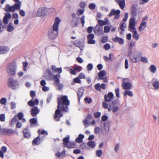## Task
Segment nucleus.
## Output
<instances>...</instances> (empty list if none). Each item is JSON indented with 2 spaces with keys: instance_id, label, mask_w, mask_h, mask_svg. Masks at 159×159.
I'll use <instances>...</instances> for the list:
<instances>
[{
  "instance_id": "ea45409f",
  "label": "nucleus",
  "mask_w": 159,
  "mask_h": 159,
  "mask_svg": "<svg viewBox=\"0 0 159 159\" xmlns=\"http://www.w3.org/2000/svg\"><path fill=\"white\" fill-rule=\"evenodd\" d=\"M105 21H104L101 20H99L98 21V22L100 25H104L107 24V19L106 18H105Z\"/></svg>"
},
{
  "instance_id": "393cba45",
  "label": "nucleus",
  "mask_w": 159,
  "mask_h": 159,
  "mask_svg": "<svg viewBox=\"0 0 159 159\" xmlns=\"http://www.w3.org/2000/svg\"><path fill=\"white\" fill-rule=\"evenodd\" d=\"M131 32L133 33V37L136 40H138L139 38V35L136 29L130 31Z\"/></svg>"
},
{
  "instance_id": "9d476101",
  "label": "nucleus",
  "mask_w": 159,
  "mask_h": 159,
  "mask_svg": "<svg viewBox=\"0 0 159 159\" xmlns=\"http://www.w3.org/2000/svg\"><path fill=\"white\" fill-rule=\"evenodd\" d=\"M140 56L138 52H134L133 57L131 58V61L133 63H135L139 61Z\"/></svg>"
},
{
  "instance_id": "cd10ccee",
  "label": "nucleus",
  "mask_w": 159,
  "mask_h": 159,
  "mask_svg": "<svg viewBox=\"0 0 159 159\" xmlns=\"http://www.w3.org/2000/svg\"><path fill=\"white\" fill-rule=\"evenodd\" d=\"M0 47L2 54L7 52L9 50V48L7 47L3 46H1Z\"/></svg>"
},
{
  "instance_id": "c03bdc74",
  "label": "nucleus",
  "mask_w": 159,
  "mask_h": 159,
  "mask_svg": "<svg viewBox=\"0 0 159 159\" xmlns=\"http://www.w3.org/2000/svg\"><path fill=\"white\" fill-rule=\"evenodd\" d=\"M140 61L145 63H148V58L145 57H142L140 58Z\"/></svg>"
},
{
  "instance_id": "2f4dec72",
  "label": "nucleus",
  "mask_w": 159,
  "mask_h": 159,
  "mask_svg": "<svg viewBox=\"0 0 159 159\" xmlns=\"http://www.w3.org/2000/svg\"><path fill=\"white\" fill-rule=\"evenodd\" d=\"M87 145L92 149L94 148L96 146V144L95 142L93 141L89 142L87 143Z\"/></svg>"
},
{
  "instance_id": "e2e57ef3",
  "label": "nucleus",
  "mask_w": 159,
  "mask_h": 159,
  "mask_svg": "<svg viewBox=\"0 0 159 159\" xmlns=\"http://www.w3.org/2000/svg\"><path fill=\"white\" fill-rule=\"evenodd\" d=\"M110 28L107 26H105L104 27V32L105 33H107L110 30Z\"/></svg>"
},
{
  "instance_id": "37998d69",
  "label": "nucleus",
  "mask_w": 159,
  "mask_h": 159,
  "mask_svg": "<svg viewBox=\"0 0 159 159\" xmlns=\"http://www.w3.org/2000/svg\"><path fill=\"white\" fill-rule=\"evenodd\" d=\"M83 91L84 90L82 88H80L79 89L77 92L79 98L81 97L82 96L83 93Z\"/></svg>"
},
{
  "instance_id": "39448f33",
  "label": "nucleus",
  "mask_w": 159,
  "mask_h": 159,
  "mask_svg": "<svg viewBox=\"0 0 159 159\" xmlns=\"http://www.w3.org/2000/svg\"><path fill=\"white\" fill-rule=\"evenodd\" d=\"M128 79H123L122 80V86L123 89L125 90H130L131 89L132 85L131 83L128 81Z\"/></svg>"
},
{
  "instance_id": "4c0bfd02",
  "label": "nucleus",
  "mask_w": 159,
  "mask_h": 159,
  "mask_svg": "<svg viewBox=\"0 0 159 159\" xmlns=\"http://www.w3.org/2000/svg\"><path fill=\"white\" fill-rule=\"evenodd\" d=\"M69 136H67L66 137L63 139V144L64 147L70 142L69 141Z\"/></svg>"
},
{
  "instance_id": "e433bc0d",
  "label": "nucleus",
  "mask_w": 159,
  "mask_h": 159,
  "mask_svg": "<svg viewBox=\"0 0 159 159\" xmlns=\"http://www.w3.org/2000/svg\"><path fill=\"white\" fill-rule=\"evenodd\" d=\"M23 115L22 112L19 113L18 114V117L20 120H22V122H24L25 121V119L23 118Z\"/></svg>"
},
{
  "instance_id": "c756f323",
  "label": "nucleus",
  "mask_w": 159,
  "mask_h": 159,
  "mask_svg": "<svg viewBox=\"0 0 159 159\" xmlns=\"http://www.w3.org/2000/svg\"><path fill=\"white\" fill-rule=\"evenodd\" d=\"M21 3L20 2H16L13 5L14 7L15 10H19L20 9Z\"/></svg>"
},
{
  "instance_id": "4d7b16f0",
  "label": "nucleus",
  "mask_w": 159,
  "mask_h": 159,
  "mask_svg": "<svg viewBox=\"0 0 159 159\" xmlns=\"http://www.w3.org/2000/svg\"><path fill=\"white\" fill-rule=\"evenodd\" d=\"M95 89L98 91H100L101 90V85L99 83H98L96 84L95 86Z\"/></svg>"
},
{
  "instance_id": "69168bd1",
  "label": "nucleus",
  "mask_w": 159,
  "mask_h": 159,
  "mask_svg": "<svg viewBox=\"0 0 159 159\" xmlns=\"http://www.w3.org/2000/svg\"><path fill=\"white\" fill-rule=\"evenodd\" d=\"M129 67L128 61L127 59H126L125 62V69H127Z\"/></svg>"
},
{
  "instance_id": "6ab92c4d",
  "label": "nucleus",
  "mask_w": 159,
  "mask_h": 159,
  "mask_svg": "<svg viewBox=\"0 0 159 159\" xmlns=\"http://www.w3.org/2000/svg\"><path fill=\"white\" fill-rule=\"evenodd\" d=\"M149 71L152 74H155L157 70L156 66L153 64L151 65L148 68Z\"/></svg>"
},
{
  "instance_id": "bf43d9fd",
  "label": "nucleus",
  "mask_w": 159,
  "mask_h": 159,
  "mask_svg": "<svg viewBox=\"0 0 159 159\" xmlns=\"http://www.w3.org/2000/svg\"><path fill=\"white\" fill-rule=\"evenodd\" d=\"M87 68L88 70H91L93 68V66L91 63L89 64L87 66Z\"/></svg>"
},
{
  "instance_id": "20e7f679",
  "label": "nucleus",
  "mask_w": 159,
  "mask_h": 159,
  "mask_svg": "<svg viewBox=\"0 0 159 159\" xmlns=\"http://www.w3.org/2000/svg\"><path fill=\"white\" fill-rule=\"evenodd\" d=\"M58 30L57 29L53 27L52 29H50L48 33L49 37L52 39L56 38L58 34Z\"/></svg>"
},
{
  "instance_id": "5701e85b",
  "label": "nucleus",
  "mask_w": 159,
  "mask_h": 159,
  "mask_svg": "<svg viewBox=\"0 0 159 159\" xmlns=\"http://www.w3.org/2000/svg\"><path fill=\"white\" fill-rule=\"evenodd\" d=\"M84 136L83 134H80L75 139V141L79 143H81L83 141V139Z\"/></svg>"
},
{
  "instance_id": "a878e982",
  "label": "nucleus",
  "mask_w": 159,
  "mask_h": 159,
  "mask_svg": "<svg viewBox=\"0 0 159 159\" xmlns=\"http://www.w3.org/2000/svg\"><path fill=\"white\" fill-rule=\"evenodd\" d=\"M78 22L77 18L74 17L72 19L70 24L72 27H75L77 25Z\"/></svg>"
},
{
  "instance_id": "f03ea898",
  "label": "nucleus",
  "mask_w": 159,
  "mask_h": 159,
  "mask_svg": "<svg viewBox=\"0 0 159 159\" xmlns=\"http://www.w3.org/2000/svg\"><path fill=\"white\" fill-rule=\"evenodd\" d=\"M16 67L17 65L15 62L9 63L6 69V71L8 75L11 76H14L16 74Z\"/></svg>"
},
{
  "instance_id": "338daca9",
  "label": "nucleus",
  "mask_w": 159,
  "mask_h": 159,
  "mask_svg": "<svg viewBox=\"0 0 159 159\" xmlns=\"http://www.w3.org/2000/svg\"><path fill=\"white\" fill-rule=\"evenodd\" d=\"M128 16V13H125L124 15V18L123 19V21H126L127 20Z\"/></svg>"
},
{
  "instance_id": "0e129e2a",
  "label": "nucleus",
  "mask_w": 159,
  "mask_h": 159,
  "mask_svg": "<svg viewBox=\"0 0 159 159\" xmlns=\"http://www.w3.org/2000/svg\"><path fill=\"white\" fill-rule=\"evenodd\" d=\"M108 40V38L107 36H104L102 38L101 40V42L102 43H106Z\"/></svg>"
},
{
  "instance_id": "1a4fd4ad",
  "label": "nucleus",
  "mask_w": 159,
  "mask_h": 159,
  "mask_svg": "<svg viewBox=\"0 0 159 159\" xmlns=\"http://www.w3.org/2000/svg\"><path fill=\"white\" fill-rule=\"evenodd\" d=\"M120 11L119 10H116L115 9H112L109 14V16H111L113 15H115V19H118L120 17Z\"/></svg>"
},
{
  "instance_id": "7c9ffc66",
  "label": "nucleus",
  "mask_w": 159,
  "mask_h": 159,
  "mask_svg": "<svg viewBox=\"0 0 159 159\" xmlns=\"http://www.w3.org/2000/svg\"><path fill=\"white\" fill-rule=\"evenodd\" d=\"M75 143L74 142H70L68 143L66 146L64 147H66L68 148H74L75 147Z\"/></svg>"
},
{
  "instance_id": "423d86ee",
  "label": "nucleus",
  "mask_w": 159,
  "mask_h": 159,
  "mask_svg": "<svg viewBox=\"0 0 159 159\" xmlns=\"http://www.w3.org/2000/svg\"><path fill=\"white\" fill-rule=\"evenodd\" d=\"M8 86L13 89H15L19 87V84L16 80L11 78L8 80Z\"/></svg>"
},
{
  "instance_id": "09e8293b",
  "label": "nucleus",
  "mask_w": 159,
  "mask_h": 159,
  "mask_svg": "<svg viewBox=\"0 0 159 159\" xmlns=\"http://www.w3.org/2000/svg\"><path fill=\"white\" fill-rule=\"evenodd\" d=\"M7 102V99L5 98H1L0 100V103L3 105H5Z\"/></svg>"
},
{
  "instance_id": "a19ab883",
  "label": "nucleus",
  "mask_w": 159,
  "mask_h": 159,
  "mask_svg": "<svg viewBox=\"0 0 159 159\" xmlns=\"http://www.w3.org/2000/svg\"><path fill=\"white\" fill-rule=\"evenodd\" d=\"M3 131L4 132L10 134L14 133L15 131L11 129H4Z\"/></svg>"
},
{
  "instance_id": "c9c22d12",
  "label": "nucleus",
  "mask_w": 159,
  "mask_h": 159,
  "mask_svg": "<svg viewBox=\"0 0 159 159\" xmlns=\"http://www.w3.org/2000/svg\"><path fill=\"white\" fill-rule=\"evenodd\" d=\"M124 95L125 96L128 95L130 97H132L133 96V93L132 92L130 91L126 90L124 92Z\"/></svg>"
},
{
  "instance_id": "b1692460",
  "label": "nucleus",
  "mask_w": 159,
  "mask_h": 159,
  "mask_svg": "<svg viewBox=\"0 0 159 159\" xmlns=\"http://www.w3.org/2000/svg\"><path fill=\"white\" fill-rule=\"evenodd\" d=\"M84 44V41H79L78 43H75V46L79 48L81 50L83 49Z\"/></svg>"
},
{
  "instance_id": "4be33fe9",
  "label": "nucleus",
  "mask_w": 159,
  "mask_h": 159,
  "mask_svg": "<svg viewBox=\"0 0 159 159\" xmlns=\"http://www.w3.org/2000/svg\"><path fill=\"white\" fill-rule=\"evenodd\" d=\"M51 68L53 72L54 73H61L62 72V70L61 68H57L55 66H52Z\"/></svg>"
},
{
  "instance_id": "864d4df0",
  "label": "nucleus",
  "mask_w": 159,
  "mask_h": 159,
  "mask_svg": "<svg viewBox=\"0 0 159 159\" xmlns=\"http://www.w3.org/2000/svg\"><path fill=\"white\" fill-rule=\"evenodd\" d=\"M102 154V151L101 150H98L96 152V154L99 157H101Z\"/></svg>"
},
{
  "instance_id": "dca6fc26",
  "label": "nucleus",
  "mask_w": 159,
  "mask_h": 159,
  "mask_svg": "<svg viewBox=\"0 0 159 159\" xmlns=\"http://www.w3.org/2000/svg\"><path fill=\"white\" fill-rule=\"evenodd\" d=\"M61 21L60 19L58 17H56L54 20V22L52 27L58 29V26Z\"/></svg>"
},
{
  "instance_id": "f257e3e1",
  "label": "nucleus",
  "mask_w": 159,
  "mask_h": 159,
  "mask_svg": "<svg viewBox=\"0 0 159 159\" xmlns=\"http://www.w3.org/2000/svg\"><path fill=\"white\" fill-rule=\"evenodd\" d=\"M70 104V101L66 96H63L58 98L57 108L56 110L54 116V119L57 121L60 120V118L62 116L61 113L60 108H61L63 111H67L68 110L67 106Z\"/></svg>"
},
{
  "instance_id": "bb28decb",
  "label": "nucleus",
  "mask_w": 159,
  "mask_h": 159,
  "mask_svg": "<svg viewBox=\"0 0 159 159\" xmlns=\"http://www.w3.org/2000/svg\"><path fill=\"white\" fill-rule=\"evenodd\" d=\"M7 150V148L5 146H3L1 148V150H0V157L1 158L4 157L3 154L5 153Z\"/></svg>"
},
{
  "instance_id": "58836bf2",
  "label": "nucleus",
  "mask_w": 159,
  "mask_h": 159,
  "mask_svg": "<svg viewBox=\"0 0 159 159\" xmlns=\"http://www.w3.org/2000/svg\"><path fill=\"white\" fill-rule=\"evenodd\" d=\"M24 135L25 137L26 138H29L30 135V133L29 131L27 129H25L23 130Z\"/></svg>"
},
{
  "instance_id": "774afa93",
  "label": "nucleus",
  "mask_w": 159,
  "mask_h": 159,
  "mask_svg": "<svg viewBox=\"0 0 159 159\" xmlns=\"http://www.w3.org/2000/svg\"><path fill=\"white\" fill-rule=\"evenodd\" d=\"M79 77L81 79H84L85 77V75L84 73H81L79 75Z\"/></svg>"
},
{
  "instance_id": "72a5a7b5",
  "label": "nucleus",
  "mask_w": 159,
  "mask_h": 159,
  "mask_svg": "<svg viewBox=\"0 0 159 159\" xmlns=\"http://www.w3.org/2000/svg\"><path fill=\"white\" fill-rule=\"evenodd\" d=\"M14 29L12 24L11 23L9 24L7 27V30L9 32H11L13 31Z\"/></svg>"
},
{
  "instance_id": "f8f14e48",
  "label": "nucleus",
  "mask_w": 159,
  "mask_h": 159,
  "mask_svg": "<svg viewBox=\"0 0 159 159\" xmlns=\"http://www.w3.org/2000/svg\"><path fill=\"white\" fill-rule=\"evenodd\" d=\"M138 5L137 4H134L132 6L131 9V13L132 15L134 16L136 15V11L138 9Z\"/></svg>"
},
{
  "instance_id": "2eb2a0df",
  "label": "nucleus",
  "mask_w": 159,
  "mask_h": 159,
  "mask_svg": "<svg viewBox=\"0 0 159 159\" xmlns=\"http://www.w3.org/2000/svg\"><path fill=\"white\" fill-rule=\"evenodd\" d=\"M114 95L112 93L109 92L107 95H106L105 96V100L107 102H110L113 97Z\"/></svg>"
},
{
  "instance_id": "473e14b6",
  "label": "nucleus",
  "mask_w": 159,
  "mask_h": 159,
  "mask_svg": "<svg viewBox=\"0 0 159 159\" xmlns=\"http://www.w3.org/2000/svg\"><path fill=\"white\" fill-rule=\"evenodd\" d=\"M44 9L43 8H40L37 11V15L39 16H42L44 14Z\"/></svg>"
},
{
  "instance_id": "f704fd0d",
  "label": "nucleus",
  "mask_w": 159,
  "mask_h": 159,
  "mask_svg": "<svg viewBox=\"0 0 159 159\" xmlns=\"http://www.w3.org/2000/svg\"><path fill=\"white\" fill-rule=\"evenodd\" d=\"M106 75V72L104 70H102L98 74L99 77L101 80L103 79V76Z\"/></svg>"
},
{
  "instance_id": "f3484780",
  "label": "nucleus",
  "mask_w": 159,
  "mask_h": 159,
  "mask_svg": "<svg viewBox=\"0 0 159 159\" xmlns=\"http://www.w3.org/2000/svg\"><path fill=\"white\" fill-rule=\"evenodd\" d=\"M33 98H32L31 100L28 102V104L31 107H33L34 105H38L39 104V101L37 99H36L34 100L33 101Z\"/></svg>"
},
{
  "instance_id": "49530a36",
  "label": "nucleus",
  "mask_w": 159,
  "mask_h": 159,
  "mask_svg": "<svg viewBox=\"0 0 159 159\" xmlns=\"http://www.w3.org/2000/svg\"><path fill=\"white\" fill-rule=\"evenodd\" d=\"M60 77V75H56L54 76V80L55 82V84L57 83H59L60 80L58 78V77Z\"/></svg>"
},
{
  "instance_id": "a211bd4d",
  "label": "nucleus",
  "mask_w": 159,
  "mask_h": 159,
  "mask_svg": "<svg viewBox=\"0 0 159 159\" xmlns=\"http://www.w3.org/2000/svg\"><path fill=\"white\" fill-rule=\"evenodd\" d=\"M94 38V35L93 34H90L88 35V43L89 44H94L95 43V41L93 40Z\"/></svg>"
},
{
  "instance_id": "8fccbe9b",
  "label": "nucleus",
  "mask_w": 159,
  "mask_h": 159,
  "mask_svg": "<svg viewBox=\"0 0 159 159\" xmlns=\"http://www.w3.org/2000/svg\"><path fill=\"white\" fill-rule=\"evenodd\" d=\"M55 85L57 88L59 90H61L63 87L62 84L59 83L56 84Z\"/></svg>"
},
{
  "instance_id": "ddd939ff",
  "label": "nucleus",
  "mask_w": 159,
  "mask_h": 159,
  "mask_svg": "<svg viewBox=\"0 0 159 159\" xmlns=\"http://www.w3.org/2000/svg\"><path fill=\"white\" fill-rule=\"evenodd\" d=\"M11 17V14L8 12L6 13L5 15V16L3 19V23L5 24H7L9 22V20Z\"/></svg>"
},
{
  "instance_id": "6e6552de",
  "label": "nucleus",
  "mask_w": 159,
  "mask_h": 159,
  "mask_svg": "<svg viewBox=\"0 0 159 159\" xmlns=\"http://www.w3.org/2000/svg\"><path fill=\"white\" fill-rule=\"evenodd\" d=\"M136 23V22H135V19L133 17L130 18L129 25V27L130 31L136 29L135 27Z\"/></svg>"
},
{
  "instance_id": "a18cd8bd",
  "label": "nucleus",
  "mask_w": 159,
  "mask_h": 159,
  "mask_svg": "<svg viewBox=\"0 0 159 159\" xmlns=\"http://www.w3.org/2000/svg\"><path fill=\"white\" fill-rule=\"evenodd\" d=\"M121 9H123L125 5V0H121L120 2L118 3Z\"/></svg>"
},
{
  "instance_id": "13d9d810",
  "label": "nucleus",
  "mask_w": 159,
  "mask_h": 159,
  "mask_svg": "<svg viewBox=\"0 0 159 159\" xmlns=\"http://www.w3.org/2000/svg\"><path fill=\"white\" fill-rule=\"evenodd\" d=\"M16 116L12 119L11 122V125H14L16 123V121H17V118Z\"/></svg>"
},
{
  "instance_id": "412c9836",
  "label": "nucleus",
  "mask_w": 159,
  "mask_h": 159,
  "mask_svg": "<svg viewBox=\"0 0 159 159\" xmlns=\"http://www.w3.org/2000/svg\"><path fill=\"white\" fill-rule=\"evenodd\" d=\"M39 110L37 107H34L32 108L31 110V114L33 116H36L37 114L39 113Z\"/></svg>"
},
{
  "instance_id": "aec40b11",
  "label": "nucleus",
  "mask_w": 159,
  "mask_h": 159,
  "mask_svg": "<svg viewBox=\"0 0 159 159\" xmlns=\"http://www.w3.org/2000/svg\"><path fill=\"white\" fill-rule=\"evenodd\" d=\"M13 6H10L9 5H7L4 8V10L6 11L14 12L15 11Z\"/></svg>"
},
{
  "instance_id": "603ef678",
  "label": "nucleus",
  "mask_w": 159,
  "mask_h": 159,
  "mask_svg": "<svg viewBox=\"0 0 159 159\" xmlns=\"http://www.w3.org/2000/svg\"><path fill=\"white\" fill-rule=\"evenodd\" d=\"M83 123L86 128L87 127L90 125L89 121L87 119H85L83 120Z\"/></svg>"
},
{
  "instance_id": "c85d7f7f",
  "label": "nucleus",
  "mask_w": 159,
  "mask_h": 159,
  "mask_svg": "<svg viewBox=\"0 0 159 159\" xmlns=\"http://www.w3.org/2000/svg\"><path fill=\"white\" fill-rule=\"evenodd\" d=\"M113 40L116 42H118L120 44H123L124 43L123 39L118 37H116L115 38L113 39Z\"/></svg>"
},
{
  "instance_id": "3c124183",
  "label": "nucleus",
  "mask_w": 159,
  "mask_h": 159,
  "mask_svg": "<svg viewBox=\"0 0 159 159\" xmlns=\"http://www.w3.org/2000/svg\"><path fill=\"white\" fill-rule=\"evenodd\" d=\"M101 131V128L99 127H96L94 129V133L95 134L99 133Z\"/></svg>"
},
{
  "instance_id": "7ed1b4c3",
  "label": "nucleus",
  "mask_w": 159,
  "mask_h": 159,
  "mask_svg": "<svg viewBox=\"0 0 159 159\" xmlns=\"http://www.w3.org/2000/svg\"><path fill=\"white\" fill-rule=\"evenodd\" d=\"M148 19V16H146L142 18L140 24L138 28L140 31H143L146 28Z\"/></svg>"
},
{
  "instance_id": "4468645a",
  "label": "nucleus",
  "mask_w": 159,
  "mask_h": 159,
  "mask_svg": "<svg viewBox=\"0 0 159 159\" xmlns=\"http://www.w3.org/2000/svg\"><path fill=\"white\" fill-rule=\"evenodd\" d=\"M126 26V25L125 23L122 22L120 23V25L119 27V31L120 34H123Z\"/></svg>"
},
{
  "instance_id": "79ce46f5",
  "label": "nucleus",
  "mask_w": 159,
  "mask_h": 159,
  "mask_svg": "<svg viewBox=\"0 0 159 159\" xmlns=\"http://www.w3.org/2000/svg\"><path fill=\"white\" fill-rule=\"evenodd\" d=\"M40 143V139L39 137L35 139L33 141V143L34 145H38Z\"/></svg>"
},
{
  "instance_id": "0eeeda50",
  "label": "nucleus",
  "mask_w": 159,
  "mask_h": 159,
  "mask_svg": "<svg viewBox=\"0 0 159 159\" xmlns=\"http://www.w3.org/2000/svg\"><path fill=\"white\" fill-rule=\"evenodd\" d=\"M119 106L118 105L112 102L111 104L110 105L108 111H112L113 113H116L119 110Z\"/></svg>"
},
{
  "instance_id": "052dcab7",
  "label": "nucleus",
  "mask_w": 159,
  "mask_h": 159,
  "mask_svg": "<svg viewBox=\"0 0 159 159\" xmlns=\"http://www.w3.org/2000/svg\"><path fill=\"white\" fill-rule=\"evenodd\" d=\"M23 64L24 67V70L26 71V67L28 66V63L27 62L25 61L23 62Z\"/></svg>"
},
{
  "instance_id": "de8ad7c7",
  "label": "nucleus",
  "mask_w": 159,
  "mask_h": 159,
  "mask_svg": "<svg viewBox=\"0 0 159 159\" xmlns=\"http://www.w3.org/2000/svg\"><path fill=\"white\" fill-rule=\"evenodd\" d=\"M5 28V25H3L2 21L0 20V32H2Z\"/></svg>"
},
{
  "instance_id": "6e6d98bb",
  "label": "nucleus",
  "mask_w": 159,
  "mask_h": 159,
  "mask_svg": "<svg viewBox=\"0 0 159 159\" xmlns=\"http://www.w3.org/2000/svg\"><path fill=\"white\" fill-rule=\"evenodd\" d=\"M5 115L4 114H2L0 115V120L2 122L5 121Z\"/></svg>"
},
{
  "instance_id": "680f3d73",
  "label": "nucleus",
  "mask_w": 159,
  "mask_h": 159,
  "mask_svg": "<svg viewBox=\"0 0 159 159\" xmlns=\"http://www.w3.org/2000/svg\"><path fill=\"white\" fill-rule=\"evenodd\" d=\"M102 106L105 109H108V108L109 107H108V103L106 102H103L102 103Z\"/></svg>"
},
{
  "instance_id": "9b49d317",
  "label": "nucleus",
  "mask_w": 159,
  "mask_h": 159,
  "mask_svg": "<svg viewBox=\"0 0 159 159\" xmlns=\"http://www.w3.org/2000/svg\"><path fill=\"white\" fill-rule=\"evenodd\" d=\"M152 85L155 89H159V80L154 78L152 80Z\"/></svg>"
},
{
  "instance_id": "5fc2aeb1",
  "label": "nucleus",
  "mask_w": 159,
  "mask_h": 159,
  "mask_svg": "<svg viewBox=\"0 0 159 159\" xmlns=\"http://www.w3.org/2000/svg\"><path fill=\"white\" fill-rule=\"evenodd\" d=\"M120 147V145L119 143H117L115 145L114 149V151H115V152H117L119 149Z\"/></svg>"
}]
</instances>
